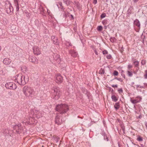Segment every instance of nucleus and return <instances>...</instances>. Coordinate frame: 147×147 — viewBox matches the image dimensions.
Listing matches in <instances>:
<instances>
[{
    "instance_id": "16",
    "label": "nucleus",
    "mask_w": 147,
    "mask_h": 147,
    "mask_svg": "<svg viewBox=\"0 0 147 147\" xmlns=\"http://www.w3.org/2000/svg\"><path fill=\"white\" fill-rule=\"evenodd\" d=\"M29 59L30 62L34 63H35L37 61V60L35 57L32 56H30L29 57Z\"/></svg>"
},
{
    "instance_id": "33",
    "label": "nucleus",
    "mask_w": 147,
    "mask_h": 147,
    "mask_svg": "<svg viewBox=\"0 0 147 147\" xmlns=\"http://www.w3.org/2000/svg\"><path fill=\"white\" fill-rule=\"evenodd\" d=\"M144 86H141L140 88H144L146 87H147V83H144Z\"/></svg>"
},
{
    "instance_id": "15",
    "label": "nucleus",
    "mask_w": 147,
    "mask_h": 147,
    "mask_svg": "<svg viewBox=\"0 0 147 147\" xmlns=\"http://www.w3.org/2000/svg\"><path fill=\"white\" fill-rule=\"evenodd\" d=\"M133 9V7L132 6H130L128 8L127 11V17H129L131 14L132 13V10Z\"/></svg>"
},
{
    "instance_id": "12",
    "label": "nucleus",
    "mask_w": 147,
    "mask_h": 147,
    "mask_svg": "<svg viewBox=\"0 0 147 147\" xmlns=\"http://www.w3.org/2000/svg\"><path fill=\"white\" fill-rule=\"evenodd\" d=\"M11 60L7 58L4 59L3 60V63L6 65H9L11 63Z\"/></svg>"
},
{
    "instance_id": "52",
    "label": "nucleus",
    "mask_w": 147,
    "mask_h": 147,
    "mask_svg": "<svg viewBox=\"0 0 147 147\" xmlns=\"http://www.w3.org/2000/svg\"><path fill=\"white\" fill-rule=\"evenodd\" d=\"M94 51L96 55H98V53L97 51L96 50H94Z\"/></svg>"
},
{
    "instance_id": "61",
    "label": "nucleus",
    "mask_w": 147,
    "mask_h": 147,
    "mask_svg": "<svg viewBox=\"0 0 147 147\" xmlns=\"http://www.w3.org/2000/svg\"><path fill=\"white\" fill-rule=\"evenodd\" d=\"M36 117H37V118H38V116H36ZM40 117H38V118H39Z\"/></svg>"
},
{
    "instance_id": "58",
    "label": "nucleus",
    "mask_w": 147,
    "mask_h": 147,
    "mask_svg": "<svg viewBox=\"0 0 147 147\" xmlns=\"http://www.w3.org/2000/svg\"><path fill=\"white\" fill-rule=\"evenodd\" d=\"M122 130H123V131H125V128H122Z\"/></svg>"
},
{
    "instance_id": "9",
    "label": "nucleus",
    "mask_w": 147,
    "mask_h": 147,
    "mask_svg": "<svg viewBox=\"0 0 147 147\" xmlns=\"http://www.w3.org/2000/svg\"><path fill=\"white\" fill-rule=\"evenodd\" d=\"M33 49L34 54L38 55L40 54L41 51L38 47L35 46L33 47Z\"/></svg>"
},
{
    "instance_id": "17",
    "label": "nucleus",
    "mask_w": 147,
    "mask_h": 147,
    "mask_svg": "<svg viewBox=\"0 0 147 147\" xmlns=\"http://www.w3.org/2000/svg\"><path fill=\"white\" fill-rule=\"evenodd\" d=\"M69 53L71 56L73 57H76L78 55L77 53L74 50H71L70 51Z\"/></svg>"
},
{
    "instance_id": "28",
    "label": "nucleus",
    "mask_w": 147,
    "mask_h": 147,
    "mask_svg": "<svg viewBox=\"0 0 147 147\" xmlns=\"http://www.w3.org/2000/svg\"><path fill=\"white\" fill-rule=\"evenodd\" d=\"M105 72L104 69L101 68L99 71V74H104L105 73Z\"/></svg>"
},
{
    "instance_id": "49",
    "label": "nucleus",
    "mask_w": 147,
    "mask_h": 147,
    "mask_svg": "<svg viewBox=\"0 0 147 147\" xmlns=\"http://www.w3.org/2000/svg\"><path fill=\"white\" fill-rule=\"evenodd\" d=\"M97 3V0H93V3L94 4H96Z\"/></svg>"
},
{
    "instance_id": "2",
    "label": "nucleus",
    "mask_w": 147,
    "mask_h": 147,
    "mask_svg": "<svg viewBox=\"0 0 147 147\" xmlns=\"http://www.w3.org/2000/svg\"><path fill=\"white\" fill-rule=\"evenodd\" d=\"M18 83L20 85H24L28 81L29 78L27 76H23L22 74H19L16 79Z\"/></svg>"
},
{
    "instance_id": "6",
    "label": "nucleus",
    "mask_w": 147,
    "mask_h": 147,
    "mask_svg": "<svg viewBox=\"0 0 147 147\" xmlns=\"http://www.w3.org/2000/svg\"><path fill=\"white\" fill-rule=\"evenodd\" d=\"M5 86L7 89L15 90L17 87L16 84L12 82H8L6 83Z\"/></svg>"
},
{
    "instance_id": "40",
    "label": "nucleus",
    "mask_w": 147,
    "mask_h": 147,
    "mask_svg": "<svg viewBox=\"0 0 147 147\" xmlns=\"http://www.w3.org/2000/svg\"><path fill=\"white\" fill-rule=\"evenodd\" d=\"M106 16V14L105 13H102L100 16V17L102 18H105Z\"/></svg>"
},
{
    "instance_id": "59",
    "label": "nucleus",
    "mask_w": 147,
    "mask_h": 147,
    "mask_svg": "<svg viewBox=\"0 0 147 147\" xmlns=\"http://www.w3.org/2000/svg\"><path fill=\"white\" fill-rule=\"evenodd\" d=\"M141 147H144V146L142 144H141Z\"/></svg>"
},
{
    "instance_id": "20",
    "label": "nucleus",
    "mask_w": 147,
    "mask_h": 147,
    "mask_svg": "<svg viewBox=\"0 0 147 147\" xmlns=\"http://www.w3.org/2000/svg\"><path fill=\"white\" fill-rule=\"evenodd\" d=\"M57 5L59 9L64 10L65 8H64L63 6H62V3L61 2H59L58 3V4H57Z\"/></svg>"
},
{
    "instance_id": "31",
    "label": "nucleus",
    "mask_w": 147,
    "mask_h": 147,
    "mask_svg": "<svg viewBox=\"0 0 147 147\" xmlns=\"http://www.w3.org/2000/svg\"><path fill=\"white\" fill-rule=\"evenodd\" d=\"M21 70L24 72H25L26 70V68L25 66H23L21 67Z\"/></svg>"
},
{
    "instance_id": "23",
    "label": "nucleus",
    "mask_w": 147,
    "mask_h": 147,
    "mask_svg": "<svg viewBox=\"0 0 147 147\" xmlns=\"http://www.w3.org/2000/svg\"><path fill=\"white\" fill-rule=\"evenodd\" d=\"M111 98L112 100L115 102H116L118 99V98L115 95H112Z\"/></svg>"
},
{
    "instance_id": "63",
    "label": "nucleus",
    "mask_w": 147,
    "mask_h": 147,
    "mask_svg": "<svg viewBox=\"0 0 147 147\" xmlns=\"http://www.w3.org/2000/svg\"><path fill=\"white\" fill-rule=\"evenodd\" d=\"M132 84H134V82H132Z\"/></svg>"
},
{
    "instance_id": "48",
    "label": "nucleus",
    "mask_w": 147,
    "mask_h": 147,
    "mask_svg": "<svg viewBox=\"0 0 147 147\" xmlns=\"http://www.w3.org/2000/svg\"><path fill=\"white\" fill-rule=\"evenodd\" d=\"M75 26L73 28V29L75 32H76L77 30V27L76 25V26Z\"/></svg>"
},
{
    "instance_id": "42",
    "label": "nucleus",
    "mask_w": 147,
    "mask_h": 147,
    "mask_svg": "<svg viewBox=\"0 0 147 147\" xmlns=\"http://www.w3.org/2000/svg\"><path fill=\"white\" fill-rule=\"evenodd\" d=\"M118 71H114L113 74L115 76H117L118 75Z\"/></svg>"
},
{
    "instance_id": "62",
    "label": "nucleus",
    "mask_w": 147,
    "mask_h": 147,
    "mask_svg": "<svg viewBox=\"0 0 147 147\" xmlns=\"http://www.w3.org/2000/svg\"><path fill=\"white\" fill-rule=\"evenodd\" d=\"M38 114H40V113L39 112L38 113Z\"/></svg>"
},
{
    "instance_id": "5",
    "label": "nucleus",
    "mask_w": 147,
    "mask_h": 147,
    "mask_svg": "<svg viewBox=\"0 0 147 147\" xmlns=\"http://www.w3.org/2000/svg\"><path fill=\"white\" fill-rule=\"evenodd\" d=\"M13 127V129L15 130L17 134H20L23 129L20 123H19L14 125Z\"/></svg>"
},
{
    "instance_id": "10",
    "label": "nucleus",
    "mask_w": 147,
    "mask_h": 147,
    "mask_svg": "<svg viewBox=\"0 0 147 147\" xmlns=\"http://www.w3.org/2000/svg\"><path fill=\"white\" fill-rule=\"evenodd\" d=\"M142 99V98L141 97L138 96L134 100H132L131 98L130 101L133 104H135L136 103L140 102L141 100Z\"/></svg>"
},
{
    "instance_id": "51",
    "label": "nucleus",
    "mask_w": 147,
    "mask_h": 147,
    "mask_svg": "<svg viewBox=\"0 0 147 147\" xmlns=\"http://www.w3.org/2000/svg\"><path fill=\"white\" fill-rule=\"evenodd\" d=\"M69 18H71L72 19H74V17L71 14L70 15H69Z\"/></svg>"
},
{
    "instance_id": "19",
    "label": "nucleus",
    "mask_w": 147,
    "mask_h": 147,
    "mask_svg": "<svg viewBox=\"0 0 147 147\" xmlns=\"http://www.w3.org/2000/svg\"><path fill=\"white\" fill-rule=\"evenodd\" d=\"M54 59L56 60H58V62L60 63V59L59 58V55L57 54H55L54 55Z\"/></svg>"
},
{
    "instance_id": "29",
    "label": "nucleus",
    "mask_w": 147,
    "mask_h": 147,
    "mask_svg": "<svg viewBox=\"0 0 147 147\" xmlns=\"http://www.w3.org/2000/svg\"><path fill=\"white\" fill-rule=\"evenodd\" d=\"M137 140L139 142L142 141L143 140V138L140 136H138Z\"/></svg>"
},
{
    "instance_id": "45",
    "label": "nucleus",
    "mask_w": 147,
    "mask_h": 147,
    "mask_svg": "<svg viewBox=\"0 0 147 147\" xmlns=\"http://www.w3.org/2000/svg\"><path fill=\"white\" fill-rule=\"evenodd\" d=\"M111 57H112L111 56L110 54H109V55H108L107 56V58L108 59H111Z\"/></svg>"
},
{
    "instance_id": "57",
    "label": "nucleus",
    "mask_w": 147,
    "mask_h": 147,
    "mask_svg": "<svg viewBox=\"0 0 147 147\" xmlns=\"http://www.w3.org/2000/svg\"><path fill=\"white\" fill-rule=\"evenodd\" d=\"M140 86L139 85H137L136 86V87L137 88H138L139 87L140 88Z\"/></svg>"
},
{
    "instance_id": "34",
    "label": "nucleus",
    "mask_w": 147,
    "mask_h": 147,
    "mask_svg": "<svg viewBox=\"0 0 147 147\" xmlns=\"http://www.w3.org/2000/svg\"><path fill=\"white\" fill-rule=\"evenodd\" d=\"M118 91L119 94H121L123 93V90L122 88H120L118 89Z\"/></svg>"
},
{
    "instance_id": "56",
    "label": "nucleus",
    "mask_w": 147,
    "mask_h": 147,
    "mask_svg": "<svg viewBox=\"0 0 147 147\" xmlns=\"http://www.w3.org/2000/svg\"><path fill=\"white\" fill-rule=\"evenodd\" d=\"M59 139L57 138L56 140H55L56 141V142H57L59 141Z\"/></svg>"
},
{
    "instance_id": "44",
    "label": "nucleus",
    "mask_w": 147,
    "mask_h": 147,
    "mask_svg": "<svg viewBox=\"0 0 147 147\" xmlns=\"http://www.w3.org/2000/svg\"><path fill=\"white\" fill-rule=\"evenodd\" d=\"M16 6V10L17 11H18L19 9V5H15Z\"/></svg>"
},
{
    "instance_id": "22",
    "label": "nucleus",
    "mask_w": 147,
    "mask_h": 147,
    "mask_svg": "<svg viewBox=\"0 0 147 147\" xmlns=\"http://www.w3.org/2000/svg\"><path fill=\"white\" fill-rule=\"evenodd\" d=\"M133 63L135 65V67H136L138 69H139V62L138 61H135Z\"/></svg>"
},
{
    "instance_id": "39",
    "label": "nucleus",
    "mask_w": 147,
    "mask_h": 147,
    "mask_svg": "<svg viewBox=\"0 0 147 147\" xmlns=\"http://www.w3.org/2000/svg\"><path fill=\"white\" fill-rule=\"evenodd\" d=\"M115 79H117V80L120 82H122V81H123L122 80L121 78L116 77L115 78Z\"/></svg>"
},
{
    "instance_id": "25",
    "label": "nucleus",
    "mask_w": 147,
    "mask_h": 147,
    "mask_svg": "<svg viewBox=\"0 0 147 147\" xmlns=\"http://www.w3.org/2000/svg\"><path fill=\"white\" fill-rule=\"evenodd\" d=\"M66 46L67 47V49L70 48V47L72 46L71 43L69 42H66L65 43Z\"/></svg>"
},
{
    "instance_id": "43",
    "label": "nucleus",
    "mask_w": 147,
    "mask_h": 147,
    "mask_svg": "<svg viewBox=\"0 0 147 147\" xmlns=\"http://www.w3.org/2000/svg\"><path fill=\"white\" fill-rule=\"evenodd\" d=\"M108 53V51L106 50H104L102 51V53L103 55L107 54Z\"/></svg>"
},
{
    "instance_id": "38",
    "label": "nucleus",
    "mask_w": 147,
    "mask_h": 147,
    "mask_svg": "<svg viewBox=\"0 0 147 147\" xmlns=\"http://www.w3.org/2000/svg\"><path fill=\"white\" fill-rule=\"evenodd\" d=\"M8 131L7 130H6L5 129H3V132L4 134H6L7 133Z\"/></svg>"
},
{
    "instance_id": "18",
    "label": "nucleus",
    "mask_w": 147,
    "mask_h": 147,
    "mask_svg": "<svg viewBox=\"0 0 147 147\" xmlns=\"http://www.w3.org/2000/svg\"><path fill=\"white\" fill-rule=\"evenodd\" d=\"M134 24L135 25L139 27V28H140V24L139 21L138 19H136L134 21Z\"/></svg>"
},
{
    "instance_id": "14",
    "label": "nucleus",
    "mask_w": 147,
    "mask_h": 147,
    "mask_svg": "<svg viewBox=\"0 0 147 147\" xmlns=\"http://www.w3.org/2000/svg\"><path fill=\"white\" fill-rule=\"evenodd\" d=\"M82 91L83 93L86 94L89 98L90 96V92L88 91L85 88H82Z\"/></svg>"
},
{
    "instance_id": "4",
    "label": "nucleus",
    "mask_w": 147,
    "mask_h": 147,
    "mask_svg": "<svg viewBox=\"0 0 147 147\" xmlns=\"http://www.w3.org/2000/svg\"><path fill=\"white\" fill-rule=\"evenodd\" d=\"M53 90V91L54 96L53 98L56 100H58L60 97L61 95L59 88L57 87H54Z\"/></svg>"
},
{
    "instance_id": "30",
    "label": "nucleus",
    "mask_w": 147,
    "mask_h": 147,
    "mask_svg": "<svg viewBox=\"0 0 147 147\" xmlns=\"http://www.w3.org/2000/svg\"><path fill=\"white\" fill-rule=\"evenodd\" d=\"M63 17H66L67 16V15H68V13H67L65 11H64L63 10Z\"/></svg>"
},
{
    "instance_id": "8",
    "label": "nucleus",
    "mask_w": 147,
    "mask_h": 147,
    "mask_svg": "<svg viewBox=\"0 0 147 147\" xmlns=\"http://www.w3.org/2000/svg\"><path fill=\"white\" fill-rule=\"evenodd\" d=\"M60 116L57 114L56 116L55 119V123L58 125H61L63 122L64 121V120H63L62 119L61 120L60 118Z\"/></svg>"
},
{
    "instance_id": "1",
    "label": "nucleus",
    "mask_w": 147,
    "mask_h": 147,
    "mask_svg": "<svg viewBox=\"0 0 147 147\" xmlns=\"http://www.w3.org/2000/svg\"><path fill=\"white\" fill-rule=\"evenodd\" d=\"M22 91L26 97L31 99L34 96L35 92L32 88L28 86H24L22 89Z\"/></svg>"
},
{
    "instance_id": "55",
    "label": "nucleus",
    "mask_w": 147,
    "mask_h": 147,
    "mask_svg": "<svg viewBox=\"0 0 147 147\" xmlns=\"http://www.w3.org/2000/svg\"><path fill=\"white\" fill-rule=\"evenodd\" d=\"M139 0H133V1L134 3L137 2Z\"/></svg>"
},
{
    "instance_id": "64",
    "label": "nucleus",
    "mask_w": 147,
    "mask_h": 147,
    "mask_svg": "<svg viewBox=\"0 0 147 147\" xmlns=\"http://www.w3.org/2000/svg\"><path fill=\"white\" fill-rule=\"evenodd\" d=\"M125 76L124 75L123 77H124V78H125Z\"/></svg>"
},
{
    "instance_id": "11",
    "label": "nucleus",
    "mask_w": 147,
    "mask_h": 147,
    "mask_svg": "<svg viewBox=\"0 0 147 147\" xmlns=\"http://www.w3.org/2000/svg\"><path fill=\"white\" fill-rule=\"evenodd\" d=\"M13 11V8L11 6V4L9 3L8 5V7L6 9V12L7 13L9 14L11 13Z\"/></svg>"
},
{
    "instance_id": "13",
    "label": "nucleus",
    "mask_w": 147,
    "mask_h": 147,
    "mask_svg": "<svg viewBox=\"0 0 147 147\" xmlns=\"http://www.w3.org/2000/svg\"><path fill=\"white\" fill-rule=\"evenodd\" d=\"M51 39L53 43L56 45H59V42L58 41L57 38L55 36H51Z\"/></svg>"
},
{
    "instance_id": "36",
    "label": "nucleus",
    "mask_w": 147,
    "mask_h": 147,
    "mask_svg": "<svg viewBox=\"0 0 147 147\" xmlns=\"http://www.w3.org/2000/svg\"><path fill=\"white\" fill-rule=\"evenodd\" d=\"M146 61L144 60H142L141 61V63L142 65H144L146 64Z\"/></svg>"
},
{
    "instance_id": "21",
    "label": "nucleus",
    "mask_w": 147,
    "mask_h": 147,
    "mask_svg": "<svg viewBox=\"0 0 147 147\" xmlns=\"http://www.w3.org/2000/svg\"><path fill=\"white\" fill-rule=\"evenodd\" d=\"M114 107L116 110H117L120 107V104L119 102L116 103L114 105Z\"/></svg>"
},
{
    "instance_id": "3",
    "label": "nucleus",
    "mask_w": 147,
    "mask_h": 147,
    "mask_svg": "<svg viewBox=\"0 0 147 147\" xmlns=\"http://www.w3.org/2000/svg\"><path fill=\"white\" fill-rule=\"evenodd\" d=\"M55 109L56 111L59 112L60 114H65L69 111V107L67 105L65 104H61L57 105Z\"/></svg>"
},
{
    "instance_id": "60",
    "label": "nucleus",
    "mask_w": 147,
    "mask_h": 147,
    "mask_svg": "<svg viewBox=\"0 0 147 147\" xmlns=\"http://www.w3.org/2000/svg\"><path fill=\"white\" fill-rule=\"evenodd\" d=\"M1 63L0 62V67H1Z\"/></svg>"
},
{
    "instance_id": "27",
    "label": "nucleus",
    "mask_w": 147,
    "mask_h": 147,
    "mask_svg": "<svg viewBox=\"0 0 147 147\" xmlns=\"http://www.w3.org/2000/svg\"><path fill=\"white\" fill-rule=\"evenodd\" d=\"M111 41L112 42H115L117 40L114 37H111L110 38Z\"/></svg>"
},
{
    "instance_id": "26",
    "label": "nucleus",
    "mask_w": 147,
    "mask_h": 147,
    "mask_svg": "<svg viewBox=\"0 0 147 147\" xmlns=\"http://www.w3.org/2000/svg\"><path fill=\"white\" fill-rule=\"evenodd\" d=\"M127 74L129 77H131L132 76L133 74L132 72L131 71H130V70H128L127 71Z\"/></svg>"
},
{
    "instance_id": "24",
    "label": "nucleus",
    "mask_w": 147,
    "mask_h": 147,
    "mask_svg": "<svg viewBox=\"0 0 147 147\" xmlns=\"http://www.w3.org/2000/svg\"><path fill=\"white\" fill-rule=\"evenodd\" d=\"M102 135L104 136V140L107 141H108V138L105 133H102Z\"/></svg>"
},
{
    "instance_id": "35",
    "label": "nucleus",
    "mask_w": 147,
    "mask_h": 147,
    "mask_svg": "<svg viewBox=\"0 0 147 147\" xmlns=\"http://www.w3.org/2000/svg\"><path fill=\"white\" fill-rule=\"evenodd\" d=\"M102 26H98L97 27V30L98 31H100L102 30Z\"/></svg>"
},
{
    "instance_id": "46",
    "label": "nucleus",
    "mask_w": 147,
    "mask_h": 147,
    "mask_svg": "<svg viewBox=\"0 0 147 147\" xmlns=\"http://www.w3.org/2000/svg\"><path fill=\"white\" fill-rule=\"evenodd\" d=\"M132 66L131 65H129L128 66V70H130V69L132 67Z\"/></svg>"
},
{
    "instance_id": "32",
    "label": "nucleus",
    "mask_w": 147,
    "mask_h": 147,
    "mask_svg": "<svg viewBox=\"0 0 147 147\" xmlns=\"http://www.w3.org/2000/svg\"><path fill=\"white\" fill-rule=\"evenodd\" d=\"M63 2L67 5H69L70 4V1L69 0H67L66 1H63Z\"/></svg>"
},
{
    "instance_id": "7",
    "label": "nucleus",
    "mask_w": 147,
    "mask_h": 147,
    "mask_svg": "<svg viewBox=\"0 0 147 147\" xmlns=\"http://www.w3.org/2000/svg\"><path fill=\"white\" fill-rule=\"evenodd\" d=\"M55 82L57 83H61L63 81V78L61 75L59 74L55 75Z\"/></svg>"
},
{
    "instance_id": "41",
    "label": "nucleus",
    "mask_w": 147,
    "mask_h": 147,
    "mask_svg": "<svg viewBox=\"0 0 147 147\" xmlns=\"http://www.w3.org/2000/svg\"><path fill=\"white\" fill-rule=\"evenodd\" d=\"M144 76L145 79H147V70L145 71V74Z\"/></svg>"
},
{
    "instance_id": "54",
    "label": "nucleus",
    "mask_w": 147,
    "mask_h": 147,
    "mask_svg": "<svg viewBox=\"0 0 147 147\" xmlns=\"http://www.w3.org/2000/svg\"><path fill=\"white\" fill-rule=\"evenodd\" d=\"M30 14L29 13H28V15H27V16L28 18H30Z\"/></svg>"
},
{
    "instance_id": "47",
    "label": "nucleus",
    "mask_w": 147,
    "mask_h": 147,
    "mask_svg": "<svg viewBox=\"0 0 147 147\" xmlns=\"http://www.w3.org/2000/svg\"><path fill=\"white\" fill-rule=\"evenodd\" d=\"M0 74L2 75H4L5 74L3 72V70H0Z\"/></svg>"
},
{
    "instance_id": "37",
    "label": "nucleus",
    "mask_w": 147,
    "mask_h": 147,
    "mask_svg": "<svg viewBox=\"0 0 147 147\" xmlns=\"http://www.w3.org/2000/svg\"><path fill=\"white\" fill-rule=\"evenodd\" d=\"M14 3L15 4V5H19L18 1V0H13Z\"/></svg>"
},
{
    "instance_id": "53",
    "label": "nucleus",
    "mask_w": 147,
    "mask_h": 147,
    "mask_svg": "<svg viewBox=\"0 0 147 147\" xmlns=\"http://www.w3.org/2000/svg\"><path fill=\"white\" fill-rule=\"evenodd\" d=\"M109 90H110V91H111L112 92H113V89L112 88H110V87L109 88Z\"/></svg>"
},
{
    "instance_id": "50",
    "label": "nucleus",
    "mask_w": 147,
    "mask_h": 147,
    "mask_svg": "<svg viewBox=\"0 0 147 147\" xmlns=\"http://www.w3.org/2000/svg\"><path fill=\"white\" fill-rule=\"evenodd\" d=\"M112 86L113 87V88H117V84H116V85H112Z\"/></svg>"
}]
</instances>
